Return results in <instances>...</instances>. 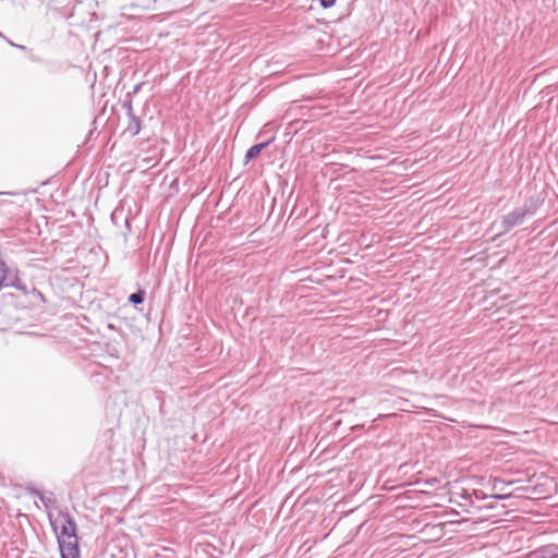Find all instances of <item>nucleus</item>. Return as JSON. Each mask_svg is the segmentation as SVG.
<instances>
[{
  "mask_svg": "<svg viewBox=\"0 0 558 558\" xmlns=\"http://www.w3.org/2000/svg\"><path fill=\"white\" fill-rule=\"evenodd\" d=\"M268 144H269V142H264V143L253 145L246 151V155H245L246 162L256 158L263 151V149H265L268 146Z\"/></svg>",
  "mask_w": 558,
  "mask_h": 558,
  "instance_id": "nucleus-7",
  "label": "nucleus"
},
{
  "mask_svg": "<svg viewBox=\"0 0 558 558\" xmlns=\"http://www.w3.org/2000/svg\"><path fill=\"white\" fill-rule=\"evenodd\" d=\"M36 495H38L40 501L44 504L46 508L49 507L50 502L52 501L51 498L46 497L45 495L36 492Z\"/></svg>",
  "mask_w": 558,
  "mask_h": 558,
  "instance_id": "nucleus-9",
  "label": "nucleus"
},
{
  "mask_svg": "<svg viewBox=\"0 0 558 558\" xmlns=\"http://www.w3.org/2000/svg\"><path fill=\"white\" fill-rule=\"evenodd\" d=\"M525 558H558V546L548 545L526 554Z\"/></svg>",
  "mask_w": 558,
  "mask_h": 558,
  "instance_id": "nucleus-5",
  "label": "nucleus"
},
{
  "mask_svg": "<svg viewBox=\"0 0 558 558\" xmlns=\"http://www.w3.org/2000/svg\"><path fill=\"white\" fill-rule=\"evenodd\" d=\"M128 133H130L132 136H135L141 131V121L137 117H135L132 111L129 112V124L125 130Z\"/></svg>",
  "mask_w": 558,
  "mask_h": 558,
  "instance_id": "nucleus-6",
  "label": "nucleus"
},
{
  "mask_svg": "<svg viewBox=\"0 0 558 558\" xmlns=\"http://www.w3.org/2000/svg\"><path fill=\"white\" fill-rule=\"evenodd\" d=\"M1 287H12L16 290L26 291V286L19 278V271L9 268L5 263L0 259V288Z\"/></svg>",
  "mask_w": 558,
  "mask_h": 558,
  "instance_id": "nucleus-2",
  "label": "nucleus"
},
{
  "mask_svg": "<svg viewBox=\"0 0 558 558\" xmlns=\"http://www.w3.org/2000/svg\"><path fill=\"white\" fill-rule=\"evenodd\" d=\"M54 531L59 539L74 538L76 535V524L74 520L68 514H60L53 523Z\"/></svg>",
  "mask_w": 558,
  "mask_h": 558,
  "instance_id": "nucleus-1",
  "label": "nucleus"
},
{
  "mask_svg": "<svg viewBox=\"0 0 558 558\" xmlns=\"http://www.w3.org/2000/svg\"><path fill=\"white\" fill-rule=\"evenodd\" d=\"M533 211L531 210L530 206L524 205L520 208H515L511 213H509L507 216H505L501 225L504 226V232H507L514 228L515 226H519L523 222L525 216L532 215Z\"/></svg>",
  "mask_w": 558,
  "mask_h": 558,
  "instance_id": "nucleus-3",
  "label": "nucleus"
},
{
  "mask_svg": "<svg viewBox=\"0 0 558 558\" xmlns=\"http://www.w3.org/2000/svg\"><path fill=\"white\" fill-rule=\"evenodd\" d=\"M336 0H320V4L323 8H331L335 4Z\"/></svg>",
  "mask_w": 558,
  "mask_h": 558,
  "instance_id": "nucleus-10",
  "label": "nucleus"
},
{
  "mask_svg": "<svg viewBox=\"0 0 558 558\" xmlns=\"http://www.w3.org/2000/svg\"><path fill=\"white\" fill-rule=\"evenodd\" d=\"M58 542L62 558H78L77 537L59 539Z\"/></svg>",
  "mask_w": 558,
  "mask_h": 558,
  "instance_id": "nucleus-4",
  "label": "nucleus"
},
{
  "mask_svg": "<svg viewBox=\"0 0 558 558\" xmlns=\"http://www.w3.org/2000/svg\"><path fill=\"white\" fill-rule=\"evenodd\" d=\"M145 296L144 291H137L129 296V301L135 305L143 303Z\"/></svg>",
  "mask_w": 558,
  "mask_h": 558,
  "instance_id": "nucleus-8",
  "label": "nucleus"
}]
</instances>
